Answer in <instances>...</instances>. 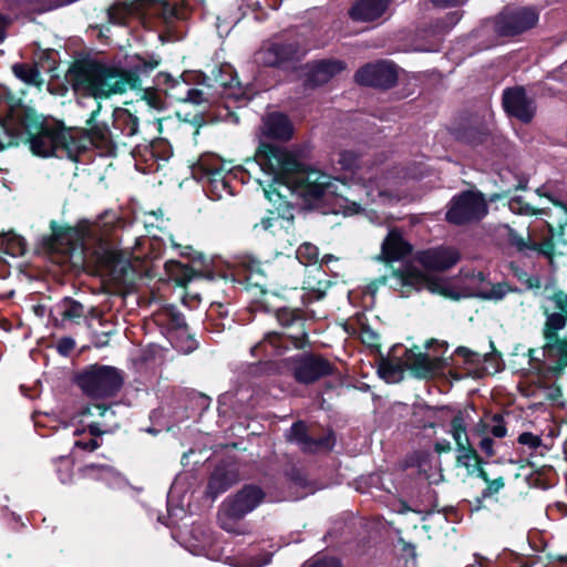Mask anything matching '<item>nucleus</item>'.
I'll list each match as a JSON object with an SVG mask.
<instances>
[{
    "instance_id": "obj_1",
    "label": "nucleus",
    "mask_w": 567,
    "mask_h": 567,
    "mask_svg": "<svg viewBox=\"0 0 567 567\" xmlns=\"http://www.w3.org/2000/svg\"><path fill=\"white\" fill-rule=\"evenodd\" d=\"M547 292L540 302L539 309L544 316L542 336L544 339L543 357H537L536 349H528L527 378L530 386V395L556 402L561 396V389L551 382L549 375L559 377L567 368V292L561 289H553Z\"/></svg>"
},
{
    "instance_id": "obj_2",
    "label": "nucleus",
    "mask_w": 567,
    "mask_h": 567,
    "mask_svg": "<svg viewBox=\"0 0 567 567\" xmlns=\"http://www.w3.org/2000/svg\"><path fill=\"white\" fill-rule=\"evenodd\" d=\"M158 64V59L138 58L133 70H123L97 61H79L69 69L66 80L78 95L95 100L109 99L127 90L141 87L140 75L148 74Z\"/></svg>"
},
{
    "instance_id": "obj_3",
    "label": "nucleus",
    "mask_w": 567,
    "mask_h": 567,
    "mask_svg": "<svg viewBox=\"0 0 567 567\" xmlns=\"http://www.w3.org/2000/svg\"><path fill=\"white\" fill-rule=\"evenodd\" d=\"M25 143L30 151L41 157H74L83 147L63 123L39 115L27 114L23 120Z\"/></svg>"
},
{
    "instance_id": "obj_4",
    "label": "nucleus",
    "mask_w": 567,
    "mask_h": 567,
    "mask_svg": "<svg viewBox=\"0 0 567 567\" xmlns=\"http://www.w3.org/2000/svg\"><path fill=\"white\" fill-rule=\"evenodd\" d=\"M266 492L256 484H245L236 493L227 496L217 512L218 526L234 535H245L243 519L266 499Z\"/></svg>"
},
{
    "instance_id": "obj_5",
    "label": "nucleus",
    "mask_w": 567,
    "mask_h": 567,
    "mask_svg": "<svg viewBox=\"0 0 567 567\" xmlns=\"http://www.w3.org/2000/svg\"><path fill=\"white\" fill-rule=\"evenodd\" d=\"M118 221L116 214L105 212L95 221L84 224L78 228L64 227L51 221V235L43 237V246L50 250H63L64 246L72 245L73 240L81 241L82 248H85L89 240L105 243L112 234L115 224Z\"/></svg>"
},
{
    "instance_id": "obj_6",
    "label": "nucleus",
    "mask_w": 567,
    "mask_h": 567,
    "mask_svg": "<svg viewBox=\"0 0 567 567\" xmlns=\"http://www.w3.org/2000/svg\"><path fill=\"white\" fill-rule=\"evenodd\" d=\"M230 171V164L215 154H203L193 167L194 176L207 183V189L216 198H221L224 194H231L227 179Z\"/></svg>"
},
{
    "instance_id": "obj_7",
    "label": "nucleus",
    "mask_w": 567,
    "mask_h": 567,
    "mask_svg": "<svg viewBox=\"0 0 567 567\" xmlns=\"http://www.w3.org/2000/svg\"><path fill=\"white\" fill-rule=\"evenodd\" d=\"M78 383L89 396L107 398L120 391L123 377L121 371L113 367H92L79 377Z\"/></svg>"
},
{
    "instance_id": "obj_8",
    "label": "nucleus",
    "mask_w": 567,
    "mask_h": 567,
    "mask_svg": "<svg viewBox=\"0 0 567 567\" xmlns=\"http://www.w3.org/2000/svg\"><path fill=\"white\" fill-rule=\"evenodd\" d=\"M487 210L482 194L466 190L450 200L445 217L449 223L460 226L481 220Z\"/></svg>"
},
{
    "instance_id": "obj_9",
    "label": "nucleus",
    "mask_w": 567,
    "mask_h": 567,
    "mask_svg": "<svg viewBox=\"0 0 567 567\" xmlns=\"http://www.w3.org/2000/svg\"><path fill=\"white\" fill-rule=\"evenodd\" d=\"M256 161L264 172L275 178H284L299 169L298 159L287 150L261 143L256 152Z\"/></svg>"
},
{
    "instance_id": "obj_10",
    "label": "nucleus",
    "mask_w": 567,
    "mask_h": 567,
    "mask_svg": "<svg viewBox=\"0 0 567 567\" xmlns=\"http://www.w3.org/2000/svg\"><path fill=\"white\" fill-rule=\"evenodd\" d=\"M539 20L534 7L505 8L494 21V31L501 37H515L533 29Z\"/></svg>"
},
{
    "instance_id": "obj_11",
    "label": "nucleus",
    "mask_w": 567,
    "mask_h": 567,
    "mask_svg": "<svg viewBox=\"0 0 567 567\" xmlns=\"http://www.w3.org/2000/svg\"><path fill=\"white\" fill-rule=\"evenodd\" d=\"M293 183L299 188L300 194L307 198L318 199L326 195L342 196L338 189L339 179L332 178L319 169H298Z\"/></svg>"
},
{
    "instance_id": "obj_12",
    "label": "nucleus",
    "mask_w": 567,
    "mask_h": 567,
    "mask_svg": "<svg viewBox=\"0 0 567 567\" xmlns=\"http://www.w3.org/2000/svg\"><path fill=\"white\" fill-rule=\"evenodd\" d=\"M302 54L303 50L297 41L274 39L265 42L255 53V61L265 66H282L298 61Z\"/></svg>"
},
{
    "instance_id": "obj_13",
    "label": "nucleus",
    "mask_w": 567,
    "mask_h": 567,
    "mask_svg": "<svg viewBox=\"0 0 567 567\" xmlns=\"http://www.w3.org/2000/svg\"><path fill=\"white\" fill-rule=\"evenodd\" d=\"M333 373V365L317 354L300 355L293 367V377L299 383L310 384Z\"/></svg>"
},
{
    "instance_id": "obj_14",
    "label": "nucleus",
    "mask_w": 567,
    "mask_h": 567,
    "mask_svg": "<svg viewBox=\"0 0 567 567\" xmlns=\"http://www.w3.org/2000/svg\"><path fill=\"white\" fill-rule=\"evenodd\" d=\"M287 437L290 442L296 443L305 453L329 451L333 445L330 434L316 436L302 421L292 424Z\"/></svg>"
},
{
    "instance_id": "obj_15",
    "label": "nucleus",
    "mask_w": 567,
    "mask_h": 567,
    "mask_svg": "<svg viewBox=\"0 0 567 567\" xmlns=\"http://www.w3.org/2000/svg\"><path fill=\"white\" fill-rule=\"evenodd\" d=\"M396 79L394 65L388 62L367 64L355 73L357 82L367 86L390 87Z\"/></svg>"
},
{
    "instance_id": "obj_16",
    "label": "nucleus",
    "mask_w": 567,
    "mask_h": 567,
    "mask_svg": "<svg viewBox=\"0 0 567 567\" xmlns=\"http://www.w3.org/2000/svg\"><path fill=\"white\" fill-rule=\"evenodd\" d=\"M503 105L508 114L524 123L530 122L535 114L534 103L523 87L507 89L503 94Z\"/></svg>"
},
{
    "instance_id": "obj_17",
    "label": "nucleus",
    "mask_w": 567,
    "mask_h": 567,
    "mask_svg": "<svg viewBox=\"0 0 567 567\" xmlns=\"http://www.w3.org/2000/svg\"><path fill=\"white\" fill-rule=\"evenodd\" d=\"M415 258L427 270L444 271L460 260V254L451 247H437L420 251Z\"/></svg>"
},
{
    "instance_id": "obj_18",
    "label": "nucleus",
    "mask_w": 567,
    "mask_h": 567,
    "mask_svg": "<svg viewBox=\"0 0 567 567\" xmlns=\"http://www.w3.org/2000/svg\"><path fill=\"white\" fill-rule=\"evenodd\" d=\"M392 0H355L349 9V17L354 22H373L388 10Z\"/></svg>"
},
{
    "instance_id": "obj_19",
    "label": "nucleus",
    "mask_w": 567,
    "mask_h": 567,
    "mask_svg": "<svg viewBox=\"0 0 567 567\" xmlns=\"http://www.w3.org/2000/svg\"><path fill=\"white\" fill-rule=\"evenodd\" d=\"M101 110V102H96L95 109L86 120V134L95 146L103 150H110L113 146L112 133L109 125L99 120Z\"/></svg>"
},
{
    "instance_id": "obj_20",
    "label": "nucleus",
    "mask_w": 567,
    "mask_h": 567,
    "mask_svg": "<svg viewBox=\"0 0 567 567\" xmlns=\"http://www.w3.org/2000/svg\"><path fill=\"white\" fill-rule=\"evenodd\" d=\"M405 364L417 378H430L443 368V359L426 353L408 351Z\"/></svg>"
},
{
    "instance_id": "obj_21",
    "label": "nucleus",
    "mask_w": 567,
    "mask_h": 567,
    "mask_svg": "<svg viewBox=\"0 0 567 567\" xmlns=\"http://www.w3.org/2000/svg\"><path fill=\"white\" fill-rule=\"evenodd\" d=\"M412 246L404 240L402 234L398 229H391L381 245V254L379 260L394 261L400 260L410 255Z\"/></svg>"
},
{
    "instance_id": "obj_22",
    "label": "nucleus",
    "mask_w": 567,
    "mask_h": 567,
    "mask_svg": "<svg viewBox=\"0 0 567 567\" xmlns=\"http://www.w3.org/2000/svg\"><path fill=\"white\" fill-rule=\"evenodd\" d=\"M276 317L282 328L296 330L287 336L293 340L295 347H301L307 336L302 312L298 309L281 308L277 311Z\"/></svg>"
},
{
    "instance_id": "obj_23",
    "label": "nucleus",
    "mask_w": 567,
    "mask_h": 567,
    "mask_svg": "<svg viewBox=\"0 0 567 567\" xmlns=\"http://www.w3.org/2000/svg\"><path fill=\"white\" fill-rule=\"evenodd\" d=\"M238 481L239 474L237 470L228 466H217L209 477L206 494L210 498L215 499Z\"/></svg>"
},
{
    "instance_id": "obj_24",
    "label": "nucleus",
    "mask_w": 567,
    "mask_h": 567,
    "mask_svg": "<svg viewBox=\"0 0 567 567\" xmlns=\"http://www.w3.org/2000/svg\"><path fill=\"white\" fill-rule=\"evenodd\" d=\"M261 132L266 137L279 141L291 138L293 127L289 118L282 113H270L262 118Z\"/></svg>"
},
{
    "instance_id": "obj_25",
    "label": "nucleus",
    "mask_w": 567,
    "mask_h": 567,
    "mask_svg": "<svg viewBox=\"0 0 567 567\" xmlns=\"http://www.w3.org/2000/svg\"><path fill=\"white\" fill-rule=\"evenodd\" d=\"M346 69L342 61L339 60H323L315 64L310 72V81L315 85H322L330 81L334 75L339 74Z\"/></svg>"
},
{
    "instance_id": "obj_26",
    "label": "nucleus",
    "mask_w": 567,
    "mask_h": 567,
    "mask_svg": "<svg viewBox=\"0 0 567 567\" xmlns=\"http://www.w3.org/2000/svg\"><path fill=\"white\" fill-rule=\"evenodd\" d=\"M336 164L339 168L346 173H349L351 177L359 182H365L368 177L364 176V165L361 162L359 154L353 151H341L338 153ZM371 177L369 176V179Z\"/></svg>"
},
{
    "instance_id": "obj_27",
    "label": "nucleus",
    "mask_w": 567,
    "mask_h": 567,
    "mask_svg": "<svg viewBox=\"0 0 567 567\" xmlns=\"http://www.w3.org/2000/svg\"><path fill=\"white\" fill-rule=\"evenodd\" d=\"M392 277L398 280L402 287H412L415 289H421L425 286L430 287L429 276L412 266H405L402 269L393 271Z\"/></svg>"
},
{
    "instance_id": "obj_28",
    "label": "nucleus",
    "mask_w": 567,
    "mask_h": 567,
    "mask_svg": "<svg viewBox=\"0 0 567 567\" xmlns=\"http://www.w3.org/2000/svg\"><path fill=\"white\" fill-rule=\"evenodd\" d=\"M492 434L494 437L506 436L507 429L501 414H494L489 421H480L473 429V435Z\"/></svg>"
},
{
    "instance_id": "obj_29",
    "label": "nucleus",
    "mask_w": 567,
    "mask_h": 567,
    "mask_svg": "<svg viewBox=\"0 0 567 567\" xmlns=\"http://www.w3.org/2000/svg\"><path fill=\"white\" fill-rule=\"evenodd\" d=\"M13 74L29 85L41 87L43 79L37 64L16 63L12 65Z\"/></svg>"
},
{
    "instance_id": "obj_30",
    "label": "nucleus",
    "mask_w": 567,
    "mask_h": 567,
    "mask_svg": "<svg viewBox=\"0 0 567 567\" xmlns=\"http://www.w3.org/2000/svg\"><path fill=\"white\" fill-rule=\"evenodd\" d=\"M27 250L25 240L13 231L0 235V251L17 257L24 255Z\"/></svg>"
},
{
    "instance_id": "obj_31",
    "label": "nucleus",
    "mask_w": 567,
    "mask_h": 567,
    "mask_svg": "<svg viewBox=\"0 0 567 567\" xmlns=\"http://www.w3.org/2000/svg\"><path fill=\"white\" fill-rule=\"evenodd\" d=\"M163 82L166 85V94L169 99L186 102L189 97V84L179 79H174L171 74H162Z\"/></svg>"
},
{
    "instance_id": "obj_32",
    "label": "nucleus",
    "mask_w": 567,
    "mask_h": 567,
    "mask_svg": "<svg viewBox=\"0 0 567 567\" xmlns=\"http://www.w3.org/2000/svg\"><path fill=\"white\" fill-rule=\"evenodd\" d=\"M169 272L176 285L184 288H187L188 284H190L193 280L203 277L200 272L179 261L169 264Z\"/></svg>"
},
{
    "instance_id": "obj_33",
    "label": "nucleus",
    "mask_w": 567,
    "mask_h": 567,
    "mask_svg": "<svg viewBox=\"0 0 567 567\" xmlns=\"http://www.w3.org/2000/svg\"><path fill=\"white\" fill-rule=\"evenodd\" d=\"M507 238L509 245L520 254L529 256L535 250V237L529 231L524 236L507 226Z\"/></svg>"
},
{
    "instance_id": "obj_34",
    "label": "nucleus",
    "mask_w": 567,
    "mask_h": 567,
    "mask_svg": "<svg viewBox=\"0 0 567 567\" xmlns=\"http://www.w3.org/2000/svg\"><path fill=\"white\" fill-rule=\"evenodd\" d=\"M156 320L167 324L173 330H183L187 328L184 315L174 306L164 307L156 315Z\"/></svg>"
},
{
    "instance_id": "obj_35",
    "label": "nucleus",
    "mask_w": 567,
    "mask_h": 567,
    "mask_svg": "<svg viewBox=\"0 0 567 567\" xmlns=\"http://www.w3.org/2000/svg\"><path fill=\"white\" fill-rule=\"evenodd\" d=\"M56 311L63 320L75 321L84 316V307L72 298H64L56 305Z\"/></svg>"
},
{
    "instance_id": "obj_36",
    "label": "nucleus",
    "mask_w": 567,
    "mask_h": 567,
    "mask_svg": "<svg viewBox=\"0 0 567 567\" xmlns=\"http://www.w3.org/2000/svg\"><path fill=\"white\" fill-rule=\"evenodd\" d=\"M114 122L127 136H134L138 132V118L127 109L116 110Z\"/></svg>"
},
{
    "instance_id": "obj_37",
    "label": "nucleus",
    "mask_w": 567,
    "mask_h": 567,
    "mask_svg": "<svg viewBox=\"0 0 567 567\" xmlns=\"http://www.w3.org/2000/svg\"><path fill=\"white\" fill-rule=\"evenodd\" d=\"M293 220L292 208L286 205L282 214L279 212H271L269 216L261 219L260 224L255 225V228L260 226L264 230H270L272 227L284 228L285 224H291Z\"/></svg>"
},
{
    "instance_id": "obj_38",
    "label": "nucleus",
    "mask_w": 567,
    "mask_h": 567,
    "mask_svg": "<svg viewBox=\"0 0 567 567\" xmlns=\"http://www.w3.org/2000/svg\"><path fill=\"white\" fill-rule=\"evenodd\" d=\"M379 372L388 381H399L403 375V367L399 361L382 359L379 364Z\"/></svg>"
},
{
    "instance_id": "obj_39",
    "label": "nucleus",
    "mask_w": 567,
    "mask_h": 567,
    "mask_svg": "<svg viewBox=\"0 0 567 567\" xmlns=\"http://www.w3.org/2000/svg\"><path fill=\"white\" fill-rule=\"evenodd\" d=\"M453 440L456 445L467 444L470 442L466 424L462 413H457L451 421V430H450Z\"/></svg>"
},
{
    "instance_id": "obj_40",
    "label": "nucleus",
    "mask_w": 567,
    "mask_h": 567,
    "mask_svg": "<svg viewBox=\"0 0 567 567\" xmlns=\"http://www.w3.org/2000/svg\"><path fill=\"white\" fill-rule=\"evenodd\" d=\"M280 341H281V336L277 332H268L264 340L258 342L257 344H255L252 348H251V354L254 357H259L261 354V352H265L267 353L268 352V347H270L272 350H277L279 348H281V344H280Z\"/></svg>"
},
{
    "instance_id": "obj_41",
    "label": "nucleus",
    "mask_w": 567,
    "mask_h": 567,
    "mask_svg": "<svg viewBox=\"0 0 567 567\" xmlns=\"http://www.w3.org/2000/svg\"><path fill=\"white\" fill-rule=\"evenodd\" d=\"M297 258L302 265H312L317 264L319 260V250L318 248L309 243L302 244L297 249Z\"/></svg>"
},
{
    "instance_id": "obj_42",
    "label": "nucleus",
    "mask_w": 567,
    "mask_h": 567,
    "mask_svg": "<svg viewBox=\"0 0 567 567\" xmlns=\"http://www.w3.org/2000/svg\"><path fill=\"white\" fill-rule=\"evenodd\" d=\"M79 472L83 477H101L104 474L112 473L113 468L106 464L90 463V464L83 465L79 470Z\"/></svg>"
},
{
    "instance_id": "obj_43",
    "label": "nucleus",
    "mask_w": 567,
    "mask_h": 567,
    "mask_svg": "<svg viewBox=\"0 0 567 567\" xmlns=\"http://www.w3.org/2000/svg\"><path fill=\"white\" fill-rule=\"evenodd\" d=\"M131 12V6L126 3H116L109 9V18L113 23L122 24Z\"/></svg>"
},
{
    "instance_id": "obj_44",
    "label": "nucleus",
    "mask_w": 567,
    "mask_h": 567,
    "mask_svg": "<svg viewBox=\"0 0 567 567\" xmlns=\"http://www.w3.org/2000/svg\"><path fill=\"white\" fill-rule=\"evenodd\" d=\"M19 6L25 7V9L44 12L49 11L55 7L58 3L55 0H16Z\"/></svg>"
},
{
    "instance_id": "obj_45",
    "label": "nucleus",
    "mask_w": 567,
    "mask_h": 567,
    "mask_svg": "<svg viewBox=\"0 0 567 567\" xmlns=\"http://www.w3.org/2000/svg\"><path fill=\"white\" fill-rule=\"evenodd\" d=\"M511 212L519 215H535L537 210L529 204L525 203L522 197H514L508 202Z\"/></svg>"
},
{
    "instance_id": "obj_46",
    "label": "nucleus",
    "mask_w": 567,
    "mask_h": 567,
    "mask_svg": "<svg viewBox=\"0 0 567 567\" xmlns=\"http://www.w3.org/2000/svg\"><path fill=\"white\" fill-rule=\"evenodd\" d=\"M56 472L59 478L63 484L71 482L72 478V463L69 458L62 457L58 462Z\"/></svg>"
},
{
    "instance_id": "obj_47",
    "label": "nucleus",
    "mask_w": 567,
    "mask_h": 567,
    "mask_svg": "<svg viewBox=\"0 0 567 567\" xmlns=\"http://www.w3.org/2000/svg\"><path fill=\"white\" fill-rule=\"evenodd\" d=\"M482 463V458L477 453L467 457V460H456V466L464 467L468 476H474L475 472L477 471V465Z\"/></svg>"
},
{
    "instance_id": "obj_48",
    "label": "nucleus",
    "mask_w": 567,
    "mask_h": 567,
    "mask_svg": "<svg viewBox=\"0 0 567 567\" xmlns=\"http://www.w3.org/2000/svg\"><path fill=\"white\" fill-rule=\"evenodd\" d=\"M505 486L504 477L498 476L496 478L489 480L486 483V487L482 491V496L484 498H488L494 494H497Z\"/></svg>"
},
{
    "instance_id": "obj_49",
    "label": "nucleus",
    "mask_w": 567,
    "mask_h": 567,
    "mask_svg": "<svg viewBox=\"0 0 567 567\" xmlns=\"http://www.w3.org/2000/svg\"><path fill=\"white\" fill-rule=\"evenodd\" d=\"M533 252L551 257L554 252V243L550 237L544 238L540 243L535 240V250Z\"/></svg>"
},
{
    "instance_id": "obj_50",
    "label": "nucleus",
    "mask_w": 567,
    "mask_h": 567,
    "mask_svg": "<svg viewBox=\"0 0 567 567\" xmlns=\"http://www.w3.org/2000/svg\"><path fill=\"white\" fill-rule=\"evenodd\" d=\"M240 264L243 268L248 272V277L262 274L261 262L257 259L247 257L244 258Z\"/></svg>"
},
{
    "instance_id": "obj_51",
    "label": "nucleus",
    "mask_w": 567,
    "mask_h": 567,
    "mask_svg": "<svg viewBox=\"0 0 567 567\" xmlns=\"http://www.w3.org/2000/svg\"><path fill=\"white\" fill-rule=\"evenodd\" d=\"M476 436L480 437L478 446L482 450V452L487 457L494 456L495 455L494 440L489 435H487L486 433L485 434H481V435H476Z\"/></svg>"
},
{
    "instance_id": "obj_52",
    "label": "nucleus",
    "mask_w": 567,
    "mask_h": 567,
    "mask_svg": "<svg viewBox=\"0 0 567 567\" xmlns=\"http://www.w3.org/2000/svg\"><path fill=\"white\" fill-rule=\"evenodd\" d=\"M142 100L147 106L152 109L161 110L163 107V101L155 91L146 90Z\"/></svg>"
},
{
    "instance_id": "obj_53",
    "label": "nucleus",
    "mask_w": 567,
    "mask_h": 567,
    "mask_svg": "<svg viewBox=\"0 0 567 567\" xmlns=\"http://www.w3.org/2000/svg\"><path fill=\"white\" fill-rule=\"evenodd\" d=\"M518 442L535 450L542 445V439L530 432H524L518 436Z\"/></svg>"
},
{
    "instance_id": "obj_54",
    "label": "nucleus",
    "mask_w": 567,
    "mask_h": 567,
    "mask_svg": "<svg viewBox=\"0 0 567 567\" xmlns=\"http://www.w3.org/2000/svg\"><path fill=\"white\" fill-rule=\"evenodd\" d=\"M303 567H340V564L334 558H315L312 560L307 561Z\"/></svg>"
},
{
    "instance_id": "obj_55",
    "label": "nucleus",
    "mask_w": 567,
    "mask_h": 567,
    "mask_svg": "<svg viewBox=\"0 0 567 567\" xmlns=\"http://www.w3.org/2000/svg\"><path fill=\"white\" fill-rule=\"evenodd\" d=\"M74 446L87 452H93L101 446V443L96 439L90 437L87 440H76Z\"/></svg>"
},
{
    "instance_id": "obj_56",
    "label": "nucleus",
    "mask_w": 567,
    "mask_h": 567,
    "mask_svg": "<svg viewBox=\"0 0 567 567\" xmlns=\"http://www.w3.org/2000/svg\"><path fill=\"white\" fill-rule=\"evenodd\" d=\"M107 410H109V409H107V406H106V405H104V404H92V405H87V406H85V408L82 410L81 414H82L83 416H85V415H92V416H93V415H99V416H104V415H105V413L107 412Z\"/></svg>"
},
{
    "instance_id": "obj_57",
    "label": "nucleus",
    "mask_w": 567,
    "mask_h": 567,
    "mask_svg": "<svg viewBox=\"0 0 567 567\" xmlns=\"http://www.w3.org/2000/svg\"><path fill=\"white\" fill-rule=\"evenodd\" d=\"M456 460H467V457L475 455L477 452L468 442L467 444L456 445Z\"/></svg>"
},
{
    "instance_id": "obj_58",
    "label": "nucleus",
    "mask_w": 567,
    "mask_h": 567,
    "mask_svg": "<svg viewBox=\"0 0 567 567\" xmlns=\"http://www.w3.org/2000/svg\"><path fill=\"white\" fill-rule=\"evenodd\" d=\"M0 127L3 130L4 137L0 136V150H3L7 146H12L18 144V138L8 133V130L3 124H0Z\"/></svg>"
},
{
    "instance_id": "obj_59",
    "label": "nucleus",
    "mask_w": 567,
    "mask_h": 567,
    "mask_svg": "<svg viewBox=\"0 0 567 567\" xmlns=\"http://www.w3.org/2000/svg\"><path fill=\"white\" fill-rule=\"evenodd\" d=\"M205 101H206V99L204 97V93L202 90L193 89L189 86V97H187L186 102H190L194 104H202Z\"/></svg>"
},
{
    "instance_id": "obj_60",
    "label": "nucleus",
    "mask_w": 567,
    "mask_h": 567,
    "mask_svg": "<svg viewBox=\"0 0 567 567\" xmlns=\"http://www.w3.org/2000/svg\"><path fill=\"white\" fill-rule=\"evenodd\" d=\"M460 19H461V13L460 12L455 11V12L449 13L446 16V23H445L444 27H442V30H449L454 24H456Z\"/></svg>"
},
{
    "instance_id": "obj_61",
    "label": "nucleus",
    "mask_w": 567,
    "mask_h": 567,
    "mask_svg": "<svg viewBox=\"0 0 567 567\" xmlns=\"http://www.w3.org/2000/svg\"><path fill=\"white\" fill-rule=\"evenodd\" d=\"M434 450L437 453H447V452H450L452 450V446H451V443L449 441L443 440V441H440V442L435 443Z\"/></svg>"
},
{
    "instance_id": "obj_62",
    "label": "nucleus",
    "mask_w": 567,
    "mask_h": 567,
    "mask_svg": "<svg viewBox=\"0 0 567 567\" xmlns=\"http://www.w3.org/2000/svg\"><path fill=\"white\" fill-rule=\"evenodd\" d=\"M432 2L437 7H454L462 4L464 0H432Z\"/></svg>"
},
{
    "instance_id": "obj_63",
    "label": "nucleus",
    "mask_w": 567,
    "mask_h": 567,
    "mask_svg": "<svg viewBox=\"0 0 567 567\" xmlns=\"http://www.w3.org/2000/svg\"><path fill=\"white\" fill-rule=\"evenodd\" d=\"M456 352L461 355H463L467 361L470 362H474V358L476 355V353H474L473 351H471L470 349L465 348V347H460L457 348Z\"/></svg>"
},
{
    "instance_id": "obj_64",
    "label": "nucleus",
    "mask_w": 567,
    "mask_h": 567,
    "mask_svg": "<svg viewBox=\"0 0 567 567\" xmlns=\"http://www.w3.org/2000/svg\"><path fill=\"white\" fill-rule=\"evenodd\" d=\"M504 295L505 290L502 286L493 287V289L489 292V297L495 299H502Z\"/></svg>"
}]
</instances>
